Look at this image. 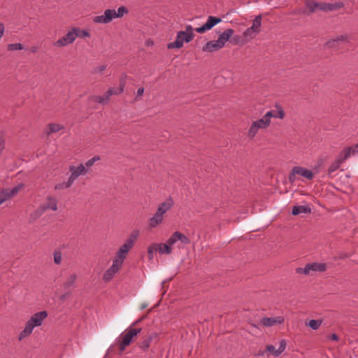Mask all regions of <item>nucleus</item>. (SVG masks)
<instances>
[{
    "label": "nucleus",
    "mask_w": 358,
    "mask_h": 358,
    "mask_svg": "<svg viewBox=\"0 0 358 358\" xmlns=\"http://www.w3.org/2000/svg\"><path fill=\"white\" fill-rule=\"evenodd\" d=\"M287 343L285 340H281L280 346L278 349V354L280 355L286 348Z\"/></svg>",
    "instance_id": "52"
},
{
    "label": "nucleus",
    "mask_w": 358,
    "mask_h": 358,
    "mask_svg": "<svg viewBox=\"0 0 358 358\" xmlns=\"http://www.w3.org/2000/svg\"><path fill=\"white\" fill-rule=\"evenodd\" d=\"M106 67H107L106 65L99 66L96 67L95 69H94L92 72L94 73H101L106 70Z\"/></svg>",
    "instance_id": "53"
},
{
    "label": "nucleus",
    "mask_w": 358,
    "mask_h": 358,
    "mask_svg": "<svg viewBox=\"0 0 358 358\" xmlns=\"http://www.w3.org/2000/svg\"><path fill=\"white\" fill-rule=\"evenodd\" d=\"M343 41L349 42V36L348 34L340 35L329 39L325 43V46L331 49H338L340 46V43Z\"/></svg>",
    "instance_id": "11"
},
{
    "label": "nucleus",
    "mask_w": 358,
    "mask_h": 358,
    "mask_svg": "<svg viewBox=\"0 0 358 358\" xmlns=\"http://www.w3.org/2000/svg\"><path fill=\"white\" fill-rule=\"evenodd\" d=\"M310 271L309 264H307L304 268L299 267L296 269V272L299 274L309 275Z\"/></svg>",
    "instance_id": "41"
},
{
    "label": "nucleus",
    "mask_w": 358,
    "mask_h": 358,
    "mask_svg": "<svg viewBox=\"0 0 358 358\" xmlns=\"http://www.w3.org/2000/svg\"><path fill=\"white\" fill-rule=\"evenodd\" d=\"M157 251L155 243L151 244L148 248V255L150 260L152 259L153 258V252Z\"/></svg>",
    "instance_id": "43"
},
{
    "label": "nucleus",
    "mask_w": 358,
    "mask_h": 358,
    "mask_svg": "<svg viewBox=\"0 0 358 358\" xmlns=\"http://www.w3.org/2000/svg\"><path fill=\"white\" fill-rule=\"evenodd\" d=\"M32 331L33 329L26 322L24 329L19 334L18 340L22 341L24 338L29 336Z\"/></svg>",
    "instance_id": "28"
},
{
    "label": "nucleus",
    "mask_w": 358,
    "mask_h": 358,
    "mask_svg": "<svg viewBox=\"0 0 358 358\" xmlns=\"http://www.w3.org/2000/svg\"><path fill=\"white\" fill-rule=\"evenodd\" d=\"M176 236H177L178 241H180L184 245H188L191 243L190 239L180 231H176Z\"/></svg>",
    "instance_id": "34"
},
{
    "label": "nucleus",
    "mask_w": 358,
    "mask_h": 358,
    "mask_svg": "<svg viewBox=\"0 0 358 358\" xmlns=\"http://www.w3.org/2000/svg\"><path fill=\"white\" fill-rule=\"evenodd\" d=\"M194 29L191 25H187L185 27V30L183 32H186V34L191 35L192 36V39L194 37V34L193 33Z\"/></svg>",
    "instance_id": "54"
},
{
    "label": "nucleus",
    "mask_w": 358,
    "mask_h": 358,
    "mask_svg": "<svg viewBox=\"0 0 358 358\" xmlns=\"http://www.w3.org/2000/svg\"><path fill=\"white\" fill-rule=\"evenodd\" d=\"M48 317V313L45 310L36 313L27 322L28 324L34 329L36 327L42 325L43 320Z\"/></svg>",
    "instance_id": "7"
},
{
    "label": "nucleus",
    "mask_w": 358,
    "mask_h": 358,
    "mask_svg": "<svg viewBox=\"0 0 358 358\" xmlns=\"http://www.w3.org/2000/svg\"><path fill=\"white\" fill-rule=\"evenodd\" d=\"M5 27L3 23H0V38L3 36Z\"/></svg>",
    "instance_id": "60"
},
{
    "label": "nucleus",
    "mask_w": 358,
    "mask_h": 358,
    "mask_svg": "<svg viewBox=\"0 0 358 358\" xmlns=\"http://www.w3.org/2000/svg\"><path fill=\"white\" fill-rule=\"evenodd\" d=\"M72 30L73 34L76 35V38L79 37L83 38L86 37H90V33L87 31L81 29L79 27H73Z\"/></svg>",
    "instance_id": "32"
},
{
    "label": "nucleus",
    "mask_w": 358,
    "mask_h": 358,
    "mask_svg": "<svg viewBox=\"0 0 358 358\" xmlns=\"http://www.w3.org/2000/svg\"><path fill=\"white\" fill-rule=\"evenodd\" d=\"M263 117L268 122H269V124H271V118L277 117V115L274 111L269 110Z\"/></svg>",
    "instance_id": "47"
},
{
    "label": "nucleus",
    "mask_w": 358,
    "mask_h": 358,
    "mask_svg": "<svg viewBox=\"0 0 358 358\" xmlns=\"http://www.w3.org/2000/svg\"><path fill=\"white\" fill-rule=\"evenodd\" d=\"M122 264L117 262V261H113V264L103 274V279L106 282H108L113 276L120 271Z\"/></svg>",
    "instance_id": "12"
},
{
    "label": "nucleus",
    "mask_w": 358,
    "mask_h": 358,
    "mask_svg": "<svg viewBox=\"0 0 358 358\" xmlns=\"http://www.w3.org/2000/svg\"><path fill=\"white\" fill-rule=\"evenodd\" d=\"M307 8L309 10L308 15L314 13L316 10H320V3H317L314 1H307L306 3Z\"/></svg>",
    "instance_id": "30"
},
{
    "label": "nucleus",
    "mask_w": 358,
    "mask_h": 358,
    "mask_svg": "<svg viewBox=\"0 0 358 358\" xmlns=\"http://www.w3.org/2000/svg\"><path fill=\"white\" fill-rule=\"evenodd\" d=\"M276 115H277V117L279 119H283L285 117V113L281 106L278 107V110Z\"/></svg>",
    "instance_id": "56"
},
{
    "label": "nucleus",
    "mask_w": 358,
    "mask_h": 358,
    "mask_svg": "<svg viewBox=\"0 0 358 358\" xmlns=\"http://www.w3.org/2000/svg\"><path fill=\"white\" fill-rule=\"evenodd\" d=\"M158 337V334L156 332L151 333L147 338L152 341L154 339H157Z\"/></svg>",
    "instance_id": "58"
},
{
    "label": "nucleus",
    "mask_w": 358,
    "mask_h": 358,
    "mask_svg": "<svg viewBox=\"0 0 358 358\" xmlns=\"http://www.w3.org/2000/svg\"><path fill=\"white\" fill-rule=\"evenodd\" d=\"M309 266L311 271L324 272L327 270V265L324 263H310Z\"/></svg>",
    "instance_id": "27"
},
{
    "label": "nucleus",
    "mask_w": 358,
    "mask_h": 358,
    "mask_svg": "<svg viewBox=\"0 0 358 358\" xmlns=\"http://www.w3.org/2000/svg\"><path fill=\"white\" fill-rule=\"evenodd\" d=\"M69 169L71 172L69 178L73 182L80 176L85 175L88 172L87 169L83 164H80L78 167L71 165Z\"/></svg>",
    "instance_id": "14"
},
{
    "label": "nucleus",
    "mask_w": 358,
    "mask_h": 358,
    "mask_svg": "<svg viewBox=\"0 0 358 358\" xmlns=\"http://www.w3.org/2000/svg\"><path fill=\"white\" fill-rule=\"evenodd\" d=\"M100 160V157L99 155H95L92 158H91L90 159L87 160L86 162H85V166L86 168H89L92 166L94 165V164Z\"/></svg>",
    "instance_id": "42"
},
{
    "label": "nucleus",
    "mask_w": 358,
    "mask_h": 358,
    "mask_svg": "<svg viewBox=\"0 0 358 358\" xmlns=\"http://www.w3.org/2000/svg\"><path fill=\"white\" fill-rule=\"evenodd\" d=\"M178 241L177 236H176V231L173 232L171 236L169 238V239L166 241V244L169 245L170 247L173 245L176 242Z\"/></svg>",
    "instance_id": "45"
},
{
    "label": "nucleus",
    "mask_w": 358,
    "mask_h": 358,
    "mask_svg": "<svg viewBox=\"0 0 358 358\" xmlns=\"http://www.w3.org/2000/svg\"><path fill=\"white\" fill-rule=\"evenodd\" d=\"M258 33L255 32L250 27L248 28L244 32L243 36L247 39L254 38Z\"/></svg>",
    "instance_id": "40"
},
{
    "label": "nucleus",
    "mask_w": 358,
    "mask_h": 358,
    "mask_svg": "<svg viewBox=\"0 0 358 358\" xmlns=\"http://www.w3.org/2000/svg\"><path fill=\"white\" fill-rule=\"evenodd\" d=\"M62 260V253L60 252H54V262L56 264H60Z\"/></svg>",
    "instance_id": "51"
},
{
    "label": "nucleus",
    "mask_w": 358,
    "mask_h": 358,
    "mask_svg": "<svg viewBox=\"0 0 358 358\" xmlns=\"http://www.w3.org/2000/svg\"><path fill=\"white\" fill-rule=\"evenodd\" d=\"M24 46L20 43H10L7 45V50L8 51H15V50H23Z\"/></svg>",
    "instance_id": "38"
},
{
    "label": "nucleus",
    "mask_w": 358,
    "mask_h": 358,
    "mask_svg": "<svg viewBox=\"0 0 358 358\" xmlns=\"http://www.w3.org/2000/svg\"><path fill=\"white\" fill-rule=\"evenodd\" d=\"M311 209L308 206H295L293 207L292 210V214L293 215H297L300 213H310Z\"/></svg>",
    "instance_id": "24"
},
{
    "label": "nucleus",
    "mask_w": 358,
    "mask_h": 358,
    "mask_svg": "<svg viewBox=\"0 0 358 358\" xmlns=\"http://www.w3.org/2000/svg\"><path fill=\"white\" fill-rule=\"evenodd\" d=\"M45 211L46 210L43 206L41 205L34 213L31 214V217L33 220H36L39 218Z\"/></svg>",
    "instance_id": "36"
},
{
    "label": "nucleus",
    "mask_w": 358,
    "mask_h": 358,
    "mask_svg": "<svg viewBox=\"0 0 358 358\" xmlns=\"http://www.w3.org/2000/svg\"><path fill=\"white\" fill-rule=\"evenodd\" d=\"M157 251L160 254L170 255L172 252V248L166 243H155Z\"/></svg>",
    "instance_id": "25"
},
{
    "label": "nucleus",
    "mask_w": 358,
    "mask_h": 358,
    "mask_svg": "<svg viewBox=\"0 0 358 358\" xmlns=\"http://www.w3.org/2000/svg\"><path fill=\"white\" fill-rule=\"evenodd\" d=\"M192 40V36L191 35H187L186 34V32L180 31L177 33L176 41L171 43H169L167 44V48L169 49H179L183 46L184 42L189 43Z\"/></svg>",
    "instance_id": "4"
},
{
    "label": "nucleus",
    "mask_w": 358,
    "mask_h": 358,
    "mask_svg": "<svg viewBox=\"0 0 358 358\" xmlns=\"http://www.w3.org/2000/svg\"><path fill=\"white\" fill-rule=\"evenodd\" d=\"M284 322V317L278 316L275 317H263L260 320V324L264 327H273L276 324H281Z\"/></svg>",
    "instance_id": "16"
},
{
    "label": "nucleus",
    "mask_w": 358,
    "mask_h": 358,
    "mask_svg": "<svg viewBox=\"0 0 358 358\" xmlns=\"http://www.w3.org/2000/svg\"><path fill=\"white\" fill-rule=\"evenodd\" d=\"M348 257H349V255L348 254H343L340 257V258H341V259L348 258Z\"/></svg>",
    "instance_id": "64"
},
{
    "label": "nucleus",
    "mask_w": 358,
    "mask_h": 358,
    "mask_svg": "<svg viewBox=\"0 0 358 358\" xmlns=\"http://www.w3.org/2000/svg\"><path fill=\"white\" fill-rule=\"evenodd\" d=\"M127 78V74L124 73H122L120 77V81H119L120 87H119L122 88L123 90H124V87L126 85Z\"/></svg>",
    "instance_id": "44"
},
{
    "label": "nucleus",
    "mask_w": 358,
    "mask_h": 358,
    "mask_svg": "<svg viewBox=\"0 0 358 358\" xmlns=\"http://www.w3.org/2000/svg\"><path fill=\"white\" fill-rule=\"evenodd\" d=\"M222 19L220 17L209 16L208 17L207 22L201 27L196 28L195 31L199 34H203L211 29L214 26L220 23Z\"/></svg>",
    "instance_id": "8"
},
{
    "label": "nucleus",
    "mask_w": 358,
    "mask_h": 358,
    "mask_svg": "<svg viewBox=\"0 0 358 358\" xmlns=\"http://www.w3.org/2000/svg\"><path fill=\"white\" fill-rule=\"evenodd\" d=\"M322 323V320H310L306 325H308L312 329L317 330Z\"/></svg>",
    "instance_id": "37"
},
{
    "label": "nucleus",
    "mask_w": 358,
    "mask_h": 358,
    "mask_svg": "<svg viewBox=\"0 0 358 358\" xmlns=\"http://www.w3.org/2000/svg\"><path fill=\"white\" fill-rule=\"evenodd\" d=\"M262 25V15H259L255 17L252 22V24L250 27V29H252L256 33L260 32V27Z\"/></svg>",
    "instance_id": "26"
},
{
    "label": "nucleus",
    "mask_w": 358,
    "mask_h": 358,
    "mask_svg": "<svg viewBox=\"0 0 358 358\" xmlns=\"http://www.w3.org/2000/svg\"><path fill=\"white\" fill-rule=\"evenodd\" d=\"M222 48V45L217 40L210 41L206 43V45L203 47L202 50L203 52H213L218 51Z\"/></svg>",
    "instance_id": "19"
},
{
    "label": "nucleus",
    "mask_w": 358,
    "mask_h": 358,
    "mask_svg": "<svg viewBox=\"0 0 358 358\" xmlns=\"http://www.w3.org/2000/svg\"><path fill=\"white\" fill-rule=\"evenodd\" d=\"M145 318V317H141L140 319L137 320L136 321H135L134 322L132 323V324L131 325V327H134V326H136L138 323H140L143 319Z\"/></svg>",
    "instance_id": "62"
},
{
    "label": "nucleus",
    "mask_w": 358,
    "mask_h": 358,
    "mask_svg": "<svg viewBox=\"0 0 358 358\" xmlns=\"http://www.w3.org/2000/svg\"><path fill=\"white\" fill-rule=\"evenodd\" d=\"M344 6L343 2L338 1L335 3H320V10L323 11H332Z\"/></svg>",
    "instance_id": "17"
},
{
    "label": "nucleus",
    "mask_w": 358,
    "mask_h": 358,
    "mask_svg": "<svg viewBox=\"0 0 358 358\" xmlns=\"http://www.w3.org/2000/svg\"><path fill=\"white\" fill-rule=\"evenodd\" d=\"M24 187V185L20 183L13 188L2 189L0 192V203L1 205L16 196L18 192Z\"/></svg>",
    "instance_id": "5"
},
{
    "label": "nucleus",
    "mask_w": 358,
    "mask_h": 358,
    "mask_svg": "<svg viewBox=\"0 0 358 358\" xmlns=\"http://www.w3.org/2000/svg\"><path fill=\"white\" fill-rule=\"evenodd\" d=\"M49 130L46 131L47 135H50V134L57 132L62 129H64V126L57 124V123H50L48 124Z\"/></svg>",
    "instance_id": "33"
},
{
    "label": "nucleus",
    "mask_w": 358,
    "mask_h": 358,
    "mask_svg": "<svg viewBox=\"0 0 358 358\" xmlns=\"http://www.w3.org/2000/svg\"><path fill=\"white\" fill-rule=\"evenodd\" d=\"M234 31L232 29H227L218 36L217 41L224 47L225 43L229 41V38L233 35Z\"/></svg>",
    "instance_id": "22"
},
{
    "label": "nucleus",
    "mask_w": 358,
    "mask_h": 358,
    "mask_svg": "<svg viewBox=\"0 0 358 358\" xmlns=\"http://www.w3.org/2000/svg\"><path fill=\"white\" fill-rule=\"evenodd\" d=\"M138 232L134 231L129 236V237L127 239L126 242L120 248V249L125 250L128 253V252L133 248L134 245V243L137 239Z\"/></svg>",
    "instance_id": "18"
},
{
    "label": "nucleus",
    "mask_w": 358,
    "mask_h": 358,
    "mask_svg": "<svg viewBox=\"0 0 358 358\" xmlns=\"http://www.w3.org/2000/svg\"><path fill=\"white\" fill-rule=\"evenodd\" d=\"M127 252L120 248L117 250L115 255V258L113 261H117V263L123 264L124 259H126Z\"/></svg>",
    "instance_id": "29"
},
{
    "label": "nucleus",
    "mask_w": 358,
    "mask_h": 358,
    "mask_svg": "<svg viewBox=\"0 0 358 358\" xmlns=\"http://www.w3.org/2000/svg\"><path fill=\"white\" fill-rule=\"evenodd\" d=\"M110 96H111L110 94L109 93L108 90H107L105 92V94H103V96H102V98H103L105 104H107L108 103Z\"/></svg>",
    "instance_id": "57"
},
{
    "label": "nucleus",
    "mask_w": 358,
    "mask_h": 358,
    "mask_svg": "<svg viewBox=\"0 0 358 358\" xmlns=\"http://www.w3.org/2000/svg\"><path fill=\"white\" fill-rule=\"evenodd\" d=\"M30 51L32 53H36L38 51V48L36 47H31V49H30Z\"/></svg>",
    "instance_id": "63"
},
{
    "label": "nucleus",
    "mask_w": 358,
    "mask_h": 358,
    "mask_svg": "<svg viewBox=\"0 0 358 358\" xmlns=\"http://www.w3.org/2000/svg\"><path fill=\"white\" fill-rule=\"evenodd\" d=\"M122 264L117 262V261H113V264L103 274V279L106 282H108L113 276L120 271Z\"/></svg>",
    "instance_id": "13"
},
{
    "label": "nucleus",
    "mask_w": 358,
    "mask_h": 358,
    "mask_svg": "<svg viewBox=\"0 0 358 358\" xmlns=\"http://www.w3.org/2000/svg\"><path fill=\"white\" fill-rule=\"evenodd\" d=\"M73 183V180L70 178H69L67 181L56 184L55 186V190H61V189H69V187H71Z\"/></svg>",
    "instance_id": "31"
},
{
    "label": "nucleus",
    "mask_w": 358,
    "mask_h": 358,
    "mask_svg": "<svg viewBox=\"0 0 358 358\" xmlns=\"http://www.w3.org/2000/svg\"><path fill=\"white\" fill-rule=\"evenodd\" d=\"M128 13V9L124 6L119 7L117 11L115 9H106L103 15L94 17L93 22L96 24H108L113 19L122 17Z\"/></svg>",
    "instance_id": "1"
},
{
    "label": "nucleus",
    "mask_w": 358,
    "mask_h": 358,
    "mask_svg": "<svg viewBox=\"0 0 358 358\" xmlns=\"http://www.w3.org/2000/svg\"><path fill=\"white\" fill-rule=\"evenodd\" d=\"M266 350L273 355L275 357H278L280 355L278 354V350H276L275 348L272 345H267L266 346Z\"/></svg>",
    "instance_id": "48"
},
{
    "label": "nucleus",
    "mask_w": 358,
    "mask_h": 358,
    "mask_svg": "<svg viewBox=\"0 0 358 358\" xmlns=\"http://www.w3.org/2000/svg\"><path fill=\"white\" fill-rule=\"evenodd\" d=\"M294 169L295 173H296L297 175L301 176L308 180H312L314 177L313 173L309 169L301 166H294Z\"/></svg>",
    "instance_id": "21"
},
{
    "label": "nucleus",
    "mask_w": 358,
    "mask_h": 358,
    "mask_svg": "<svg viewBox=\"0 0 358 358\" xmlns=\"http://www.w3.org/2000/svg\"><path fill=\"white\" fill-rule=\"evenodd\" d=\"M76 38V35L73 34V30L69 31L66 35L56 41L53 45L56 47H64L72 43Z\"/></svg>",
    "instance_id": "10"
},
{
    "label": "nucleus",
    "mask_w": 358,
    "mask_h": 358,
    "mask_svg": "<svg viewBox=\"0 0 358 358\" xmlns=\"http://www.w3.org/2000/svg\"><path fill=\"white\" fill-rule=\"evenodd\" d=\"M66 292L59 296V299L62 301H66L69 297L71 296V291L66 290Z\"/></svg>",
    "instance_id": "55"
},
{
    "label": "nucleus",
    "mask_w": 358,
    "mask_h": 358,
    "mask_svg": "<svg viewBox=\"0 0 358 358\" xmlns=\"http://www.w3.org/2000/svg\"><path fill=\"white\" fill-rule=\"evenodd\" d=\"M329 339L331 340V341H337L338 340V336L336 334H332L329 336Z\"/></svg>",
    "instance_id": "61"
},
{
    "label": "nucleus",
    "mask_w": 358,
    "mask_h": 358,
    "mask_svg": "<svg viewBox=\"0 0 358 358\" xmlns=\"http://www.w3.org/2000/svg\"><path fill=\"white\" fill-rule=\"evenodd\" d=\"M90 99L94 102L99 103L102 105H106L103 101V98H102V96L93 95L90 97Z\"/></svg>",
    "instance_id": "46"
},
{
    "label": "nucleus",
    "mask_w": 358,
    "mask_h": 358,
    "mask_svg": "<svg viewBox=\"0 0 358 358\" xmlns=\"http://www.w3.org/2000/svg\"><path fill=\"white\" fill-rule=\"evenodd\" d=\"M78 275L76 273H71L69 275L62 284L64 290L71 291L76 287V281Z\"/></svg>",
    "instance_id": "15"
},
{
    "label": "nucleus",
    "mask_w": 358,
    "mask_h": 358,
    "mask_svg": "<svg viewBox=\"0 0 358 358\" xmlns=\"http://www.w3.org/2000/svg\"><path fill=\"white\" fill-rule=\"evenodd\" d=\"M297 175L296 173H295V169L294 167H293L289 173V181L290 183H294L296 180V176Z\"/></svg>",
    "instance_id": "50"
},
{
    "label": "nucleus",
    "mask_w": 358,
    "mask_h": 358,
    "mask_svg": "<svg viewBox=\"0 0 358 358\" xmlns=\"http://www.w3.org/2000/svg\"><path fill=\"white\" fill-rule=\"evenodd\" d=\"M42 206L45 210H52L56 211L57 210V201L53 196H48Z\"/></svg>",
    "instance_id": "20"
},
{
    "label": "nucleus",
    "mask_w": 358,
    "mask_h": 358,
    "mask_svg": "<svg viewBox=\"0 0 358 358\" xmlns=\"http://www.w3.org/2000/svg\"><path fill=\"white\" fill-rule=\"evenodd\" d=\"M270 126L264 117L257 120L253 121L248 129V137L250 139H253L257 134L259 129H265Z\"/></svg>",
    "instance_id": "2"
},
{
    "label": "nucleus",
    "mask_w": 358,
    "mask_h": 358,
    "mask_svg": "<svg viewBox=\"0 0 358 358\" xmlns=\"http://www.w3.org/2000/svg\"><path fill=\"white\" fill-rule=\"evenodd\" d=\"M143 92H144V88L143 87L138 88V90H137V95L136 96V100H138V96H141L143 94Z\"/></svg>",
    "instance_id": "59"
},
{
    "label": "nucleus",
    "mask_w": 358,
    "mask_h": 358,
    "mask_svg": "<svg viewBox=\"0 0 358 358\" xmlns=\"http://www.w3.org/2000/svg\"><path fill=\"white\" fill-rule=\"evenodd\" d=\"M343 153H348V158L352 155H355L356 153H358V143L355 144L353 146L351 147H347L341 150Z\"/></svg>",
    "instance_id": "35"
},
{
    "label": "nucleus",
    "mask_w": 358,
    "mask_h": 358,
    "mask_svg": "<svg viewBox=\"0 0 358 358\" xmlns=\"http://www.w3.org/2000/svg\"><path fill=\"white\" fill-rule=\"evenodd\" d=\"M108 90L111 96L112 95H118V94H122L124 92V90L120 87H117V88L110 87Z\"/></svg>",
    "instance_id": "49"
},
{
    "label": "nucleus",
    "mask_w": 358,
    "mask_h": 358,
    "mask_svg": "<svg viewBox=\"0 0 358 358\" xmlns=\"http://www.w3.org/2000/svg\"><path fill=\"white\" fill-rule=\"evenodd\" d=\"M151 341L148 338H145L143 341L138 343V346L143 350H147L150 345Z\"/></svg>",
    "instance_id": "39"
},
{
    "label": "nucleus",
    "mask_w": 358,
    "mask_h": 358,
    "mask_svg": "<svg viewBox=\"0 0 358 358\" xmlns=\"http://www.w3.org/2000/svg\"><path fill=\"white\" fill-rule=\"evenodd\" d=\"M141 331V328H130L128 331L122 336V341L119 345L120 353L124 351L127 346L129 345L133 338Z\"/></svg>",
    "instance_id": "3"
},
{
    "label": "nucleus",
    "mask_w": 358,
    "mask_h": 358,
    "mask_svg": "<svg viewBox=\"0 0 358 358\" xmlns=\"http://www.w3.org/2000/svg\"><path fill=\"white\" fill-rule=\"evenodd\" d=\"M164 217L155 213L154 215L148 220V225L150 228H156L164 221Z\"/></svg>",
    "instance_id": "23"
},
{
    "label": "nucleus",
    "mask_w": 358,
    "mask_h": 358,
    "mask_svg": "<svg viewBox=\"0 0 358 358\" xmlns=\"http://www.w3.org/2000/svg\"><path fill=\"white\" fill-rule=\"evenodd\" d=\"M174 206V201L171 196H169L164 202L160 203L157 208L155 213L164 217L166 212L171 209Z\"/></svg>",
    "instance_id": "9"
},
{
    "label": "nucleus",
    "mask_w": 358,
    "mask_h": 358,
    "mask_svg": "<svg viewBox=\"0 0 358 358\" xmlns=\"http://www.w3.org/2000/svg\"><path fill=\"white\" fill-rule=\"evenodd\" d=\"M348 152L343 153L341 151L338 155L336 157V159L330 164L328 168L327 173L329 177H331V174L338 169L341 165L348 159Z\"/></svg>",
    "instance_id": "6"
}]
</instances>
